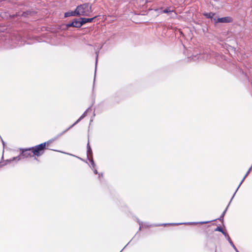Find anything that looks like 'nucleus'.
I'll use <instances>...</instances> for the list:
<instances>
[{
	"instance_id": "1",
	"label": "nucleus",
	"mask_w": 252,
	"mask_h": 252,
	"mask_svg": "<svg viewBox=\"0 0 252 252\" xmlns=\"http://www.w3.org/2000/svg\"><path fill=\"white\" fill-rule=\"evenodd\" d=\"M136 221L139 225V231H140L142 227L145 228H148L150 227L154 226H167V225H178L181 224H205L209 223L212 221H214L216 220L206 221H200V222H183V223H158V224H150L149 222H143L141 221L138 218H136Z\"/></svg>"
},
{
	"instance_id": "2",
	"label": "nucleus",
	"mask_w": 252,
	"mask_h": 252,
	"mask_svg": "<svg viewBox=\"0 0 252 252\" xmlns=\"http://www.w3.org/2000/svg\"><path fill=\"white\" fill-rule=\"evenodd\" d=\"M31 148L32 149V153L33 155L35 156L34 158L35 160H37L36 157H39L42 156L44 154V151L46 149L57 151V150L45 147V143H42L35 146L32 147ZM58 152L59 151H58Z\"/></svg>"
},
{
	"instance_id": "3",
	"label": "nucleus",
	"mask_w": 252,
	"mask_h": 252,
	"mask_svg": "<svg viewBox=\"0 0 252 252\" xmlns=\"http://www.w3.org/2000/svg\"><path fill=\"white\" fill-rule=\"evenodd\" d=\"M79 16H88L93 12L92 5L90 3H85L78 5L76 7Z\"/></svg>"
},
{
	"instance_id": "4",
	"label": "nucleus",
	"mask_w": 252,
	"mask_h": 252,
	"mask_svg": "<svg viewBox=\"0 0 252 252\" xmlns=\"http://www.w3.org/2000/svg\"><path fill=\"white\" fill-rule=\"evenodd\" d=\"M7 43L11 48H15L17 46H20L23 44L21 37L19 36L16 35H12L10 37V39H8L7 41Z\"/></svg>"
},
{
	"instance_id": "5",
	"label": "nucleus",
	"mask_w": 252,
	"mask_h": 252,
	"mask_svg": "<svg viewBox=\"0 0 252 252\" xmlns=\"http://www.w3.org/2000/svg\"><path fill=\"white\" fill-rule=\"evenodd\" d=\"M91 109V107H89L82 115V116L72 125H71L69 127L66 128L65 130L63 131L61 133L59 136L62 135L63 134H64L65 132H66L68 130H69L70 128H71L72 127H73L75 125H76L77 124H78L80 121H81L83 119H84L87 115V112Z\"/></svg>"
},
{
	"instance_id": "6",
	"label": "nucleus",
	"mask_w": 252,
	"mask_h": 252,
	"mask_svg": "<svg viewBox=\"0 0 252 252\" xmlns=\"http://www.w3.org/2000/svg\"><path fill=\"white\" fill-rule=\"evenodd\" d=\"M20 156H22L24 158H28L33 157L34 156L33 155L32 153L31 148H25V149H20Z\"/></svg>"
},
{
	"instance_id": "7",
	"label": "nucleus",
	"mask_w": 252,
	"mask_h": 252,
	"mask_svg": "<svg viewBox=\"0 0 252 252\" xmlns=\"http://www.w3.org/2000/svg\"><path fill=\"white\" fill-rule=\"evenodd\" d=\"M156 11H159L158 12L161 13H167L171 18H174L176 17L177 13L173 10H170L169 7H167L165 9H162V8H160L156 10Z\"/></svg>"
},
{
	"instance_id": "8",
	"label": "nucleus",
	"mask_w": 252,
	"mask_h": 252,
	"mask_svg": "<svg viewBox=\"0 0 252 252\" xmlns=\"http://www.w3.org/2000/svg\"><path fill=\"white\" fill-rule=\"evenodd\" d=\"M233 19L230 17H224L216 18V22L215 23H229L232 22Z\"/></svg>"
},
{
	"instance_id": "9",
	"label": "nucleus",
	"mask_w": 252,
	"mask_h": 252,
	"mask_svg": "<svg viewBox=\"0 0 252 252\" xmlns=\"http://www.w3.org/2000/svg\"><path fill=\"white\" fill-rule=\"evenodd\" d=\"M203 15L205 16L207 18L210 19L212 21H213L214 23L216 22V18H214V16L215 15V13L209 12L207 13L205 12L203 13Z\"/></svg>"
},
{
	"instance_id": "10",
	"label": "nucleus",
	"mask_w": 252,
	"mask_h": 252,
	"mask_svg": "<svg viewBox=\"0 0 252 252\" xmlns=\"http://www.w3.org/2000/svg\"><path fill=\"white\" fill-rule=\"evenodd\" d=\"M79 13H78V11H77V9L76 8L73 11H70L66 12L64 13V17H67L69 16H79Z\"/></svg>"
},
{
	"instance_id": "11",
	"label": "nucleus",
	"mask_w": 252,
	"mask_h": 252,
	"mask_svg": "<svg viewBox=\"0 0 252 252\" xmlns=\"http://www.w3.org/2000/svg\"><path fill=\"white\" fill-rule=\"evenodd\" d=\"M103 46V44H99L98 45V46L97 47V48L96 49L95 48V55H96V57H95V67L96 66V64L97 63L98 57V55H99V51L102 48Z\"/></svg>"
},
{
	"instance_id": "12",
	"label": "nucleus",
	"mask_w": 252,
	"mask_h": 252,
	"mask_svg": "<svg viewBox=\"0 0 252 252\" xmlns=\"http://www.w3.org/2000/svg\"><path fill=\"white\" fill-rule=\"evenodd\" d=\"M97 16H94L93 18H83L80 17V19L81 20L82 25H83L87 23H92L93 20L96 18Z\"/></svg>"
},
{
	"instance_id": "13",
	"label": "nucleus",
	"mask_w": 252,
	"mask_h": 252,
	"mask_svg": "<svg viewBox=\"0 0 252 252\" xmlns=\"http://www.w3.org/2000/svg\"><path fill=\"white\" fill-rule=\"evenodd\" d=\"M73 21L74 24V27L75 28H80L82 26L80 18L78 19H74Z\"/></svg>"
},
{
	"instance_id": "14",
	"label": "nucleus",
	"mask_w": 252,
	"mask_h": 252,
	"mask_svg": "<svg viewBox=\"0 0 252 252\" xmlns=\"http://www.w3.org/2000/svg\"><path fill=\"white\" fill-rule=\"evenodd\" d=\"M87 158H89L93 157V151H92L91 147L89 144V141L87 144Z\"/></svg>"
},
{
	"instance_id": "15",
	"label": "nucleus",
	"mask_w": 252,
	"mask_h": 252,
	"mask_svg": "<svg viewBox=\"0 0 252 252\" xmlns=\"http://www.w3.org/2000/svg\"><path fill=\"white\" fill-rule=\"evenodd\" d=\"M232 200H230V202H229L227 207L226 208V209L224 210V211L222 212V213L221 214V215H220V218H219L217 220H219L220 221H223V218H224V215H225V213L228 209V208Z\"/></svg>"
},
{
	"instance_id": "16",
	"label": "nucleus",
	"mask_w": 252,
	"mask_h": 252,
	"mask_svg": "<svg viewBox=\"0 0 252 252\" xmlns=\"http://www.w3.org/2000/svg\"><path fill=\"white\" fill-rule=\"evenodd\" d=\"M60 134L61 133L58 134V135L57 136V137H55L54 138H52V139H51L46 141V142H45L44 143H45V147L49 146L51 143H52L53 142H54L57 138L60 137L59 135H60ZM61 136V135H60V136Z\"/></svg>"
},
{
	"instance_id": "17",
	"label": "nucleus",
	"mask_w": 252,
	"mask_h": 252,
	"mask_svg": "<svg viewBox=\"0 0 252 252\" xmlns=\"http://www.w3.org/2000/svg\"><path fill=\"white\" fill-rule=\"evenodd\" d=\"M224 236H225V237L226 238V239L228 241L229 243L230 244V245L231 246H233V245H234V244H233V242L231 240V238L229 237V236L227 233H226Z\"/></svg>"
},
{
	"instance_id": "18",
	"label": "nucleus",
	"mask_w": 252,
	"mask_h": 252,
	"mask_svg": "<svg viewBox=\"0 0 252 252\" xmlns=\"http://www.w3.org/2000/svg\"><path fill=\"white\" fill-rule=\"evenodd\" d=\"M215 231L220 232L223 235H224L227 233L223 230L222 228L220 226H218L216 228H215Z\"/></svg>"
},
{
	"instance_id": "19",
	"label": "nucleus",
	"mask_w": 252,
	"mask_h": 252,
	"mask_svg": "<svg viewBox=\"0 0 252 252\" xmlns=\"http://www.w3.org/2000/svg\"><path fill=\"white\" fill-rule=\"evenodd\" d=\"M88 159L89 160V161L91 162V166H90L92 169H93V168H94L96 165L93 160V157L92 158H88Z\"/></svg>"
},
{
	"instance_id": "20",
	"label": "nucleus",
	"mask_w": 252,
	"mask_h": 252,
	"mask_svg": "<svg viewBox=\"0 0 252 252\" xmlns=\"http://www.w3.org/2000/svg\"><path fill=\"white\" fill-rule=\"evenodd\" d=\"M12 161V159L11 158L4 160L2 162L3 163V164H4V166H5V165H7V164L11 163Z\"/></svg>"
},
{
	"instance_id": "21",
	"label": "nucleus",
	"mask_w": 252,
	"mask_h": 252,
	"mask_svg": "<svg viewBox=\"0 0 252 252\" xmlns=\"http://www.w3.org/2000/svg\"><path fill=\"white\" fill-rule=\"evenodd\" d=\"M243 180H242V181L240 182V184H239V185L238 187H237V188L236 190H235V191L234 193L233 194V196H232V198H231V200H232V199H233V198H234V196H235V194H236V192H237V190H238L239 188H240V187L241 186V185H242V184L243 183Z\"/></svg>"
},
{
	"instance_id": "22",
	"label": "nucleus",
	"mask_w": 252,
	"mask_h": 252,
	"mask_svg": "<svg viewBox=\"0 0 252 252\" xmlns=\"http://www.w3.org/2000/svg\"><path fill=\"white\" fill-rule=\"evenodd\" d=\"M65 26H66V28H68L69 27H74V24H73V20L71 22L66 24Z\"/></svg>"
},
{
	"instance_id": "23",
	"label": "nucleus",
	"mask_w": 252,
	"mask_h": 252,
	"mask_svg": "<svg viewBox=\"0 0 252 252\" xmlns=\"http://www.w3.org/2000/svg\"><path fill=\"white\" fill-rule=\"evenodd\" d=\"M21 156H20V155L18 156L12 158V161H15V160L19 161L21 159Z\"/></svg>"
},
{
	"instance_id": "24",
	"label": "nucleus",
	"mask_w": 252,
	"mask_h": 252,
	"mask_svg": "<svg viewBox=\"0 0 252 252\" xmlns=\"http://www.w3.org/2000/svg\"><path fill=\"white\" fill-rule=\"evenodd\" d=\"M6 30V28L5 26H0V32H4Z\"/></svg>"
},
{
	"instance_id": "25",
	"label": "nucleus",
	"mask_w": 252,
	"mask_h": 252,
	"mask_svg": "<svg viewBox=\"0 0 252 252\" xmlns=\"http://www.w3.org/2000/svg\"><path fill=\"white\" fill-rule=\"evenodd\" d=\"M232 247L234 249L236 252H239V251L238 250V249H237L235 245H233V246H232Z\"/></svg>"
},
{
	"instance_id": "26",
	"label": "nucleus",
	"mask_w": 252,
	"mask_h": 252,
	"mask_svg": "<svg viewBox=\"0 0 252 252\" xmlns=\"http://www.w3.org/2000/svg\"><path fill=\"white\" fill-rule=\"evenodd\" d=\"M93 171H94V173L95 174H98V172H97V170L94 168H93Z\"/></svg>"
},
{
	"instance_id": "27",
	"label": "nucleus",
	"mask_w": 252,
	"mask_h": 252,
	"mask_svg": "<svg viewBox=\"0 0 252 252\" xmlns=\"http://www.w3.org/2000/svg\"><path fill=\"white\" fill-rule=\"evenodd\" d=\"M98 178L100 179L101 177H103V174L102 173H98Z\"/></svg>"
},
{
	"instance_id": "28",
	"label": "nucleus",
	"mask_w": 252,
	"mask_h": 252,
	"mask_svg": "<svg viewBox=\"0 0 252 252\" xmlns=\"http://www.w3.org/2000/svg\"><path fill=\"white\" fill-rule=\"evenodd\" d=\"M63 153H64V154H68V155H70V156H74V157H77V158H79V159H82V158H79V157H77V156H76L73 155H72V154H68V153H64V152H63Z\"/></svg>"
},
{
	"instance_id": "29",
	"label": "nucleus",
	"mask_w": 252,
	"mask_h": 252,
	"mask_svg": "<svg viewBox=\"0 0 252 252\" xmlns=\"http://www.w3.org/2000/svg\"><path fill=\"white\" fill-rule=\"evenodd\" d=\"M0 138L1 139V141L2 142V145L3 146H4L5 145V142H4V141L3 140V139H2V138L1 137V136H0Z\"/></svg>"
},
{
	"instance_id": "30",
	"label": "nucleus",
	"mask_w": 252,
	"mask_h": 252,
	"mask_svg": "<svg viewBox=\"0 0 252 252\" xmlns=\"http://www.w3.org/2000/svg\"><path fill=\"white\" fill-rule=\"evenodd\" d=\"M4 166V164H3V162L0 161V168H1V167H3V166Z\"/></svg>"
},
{
	"instance_id": "31",
	"label": "nucleus",
	"mask_w": 252,
	"mask_h": 252,
	"mask_svg": "<svg viewBox=\"0 0 252 252\" xmlns=\"http://www.w3.org/2000/svg\"><path fill=\"white\" fill-rule=\"evenodd\" d=\"M129 242L126 244V246H125V247L122 249V250L120 252H121L129 244Z\"/></svg>"
},
{
	"instance_id": "32",
	"label": "nucleus",
	"mask_w": 252,
	"mask_h": 252,
	"mask_svg": "<svg viewBox=\"0 0 252 252\" xmlns=\"http://www.w3.org/2000/svg\"><path fill=\"white\" fill-rule=\"evenodd\" d=\"M247 176H246V174H245V176L244 177V178L242 179V180H243V181H244V180L245 179V178H246Z\"/></svg>"
},
{
	"instance_id": "33",
	"label": "nucleus",
	"mask_w": 252,
	"mask_h": 252,
	"mask_svg": "<svg viewBox=\"0 0 252 252\" xmlns=\"http://www.w3.org/2000/svg\"><path fill=\"white\" fill-rule=\"evenodd\" d=\"M195 58H196V56H194V57H193V58H192L193 60L195 61L196 60Z\"/></svg>"
},
{
	"instance_id": "34",
	"label": "nucleus",
	"mask_w": 252,
	"mask_h": 252,
	"mask_svg": "<svg viewBox=\"0 0 252 252\" xmlns=\"http://www.w3.org/2000/svg\"><path fill=\"white\" fill-rule=\"evenodd\" d=\"M3 156H2L1 157V159H3Z\"/></svg>"
}]
</instances>
